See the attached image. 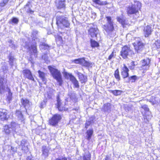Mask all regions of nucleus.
<instances>
[{
    "instance_id": "09e8293b",
    "label": "nucleus",
    "mask_w": 160,
    "mask_h": 160,
    "mask_svg": "<svg viewBox=\"0 0 160 160\" xmlns=\"http://www.w3.org/2000/svg\"><path fill=\"white\" fill-rule=\"evenodd\" d=\"M131 65L129 66V68L131 69H133L134 68V62L132 61L131 63Z\"/></svg>"
},
{
    "instance_id": "f704fd0d",
    "label": "nucleus",
    "mask_w": 160,
    "mask_h": 160,
    "mask_svg": "<svg viewBox=\"0 0 160 160\" xmlns=\"http://www.w3.org/2000/svg\"><path fill=\"white\" fill-rule=\"evenodd\" d=\"M58 8H64L65 6L64 1H59L57 5Z\"/></svg>"
},
{
    "instance_id": "a211bd4d",
    "label": "nucleus",
    "mask_w": 160,
    "mask_h": 160,
    "mask_svg": "<svg viewBox=\"0 0 160 160\" xmlns=\"http://www.w3.org/2000/svg\"><path fill=\"white\" fill-rule=\"evenodd\" d=\"M61 101L59 97L57 98V106L58 110L59 111H62L65 110V108L64 107L62 104V103L61 102Z\"/></svg>"
},
{
    "instance_id": "aec40b11",
    "label": "nucleus",
    "mask_w": 160,
    "mask_h": 160,
    "mask_svg": "<svg viewBox=\"0 0 160 160\" xmlns=\"http://www.w3.org/2000/svg\"><path fill=\"white\" fill-rule=\"evenodd\" d=\"M39 77L42 79L44 84H46V80L45 78V74L44 72L39 70L38 71Z\"/></svg>"
},
{
    "instance_id": "423d86ee",
    "label": "nucleus",
    "mask_w": 160,
    "mask_h": 160,
    "mask_svg": "<svg viewBox=\"0 0 160 160\" xmlns=\"http://www.w3.org/2000/svg\"><path fill=\"white\" fill-rule=\"evenodd\" d=\"M24 47L25 48L28 49V51H30L31 52H32L35 54V55L37 56V50L36 43L33 44H31L30 43L26 42L25 46Z\"/></svg>"
},
{
    "instance_id": "5701e85b",
    "label": "nucleus",
    "mask_w": 160,
    "mask_h": 160,
    "mask_svg": "<svg viewBox=\"0 0 160 160\" xmlns=\"http://www.w3.org/2000/svg\"><path fill=\"white\" fill-rule=\"evenodd\" d=\"M70 80L76 88H78L79 87L78 81L75 77L73 76H71Z\"/></svg>"
},
{
    "instance_id": "79ce46f5",
    "label": "nucleus",
    "mask_w": 160,
    "mask_h": 160,
    "mask_svg": "<svg viewBox=\"0 0 160 160\" xmlns=\"http://www.w3.org/2000/svg\"><path fill=\"white\" fill-rule=\"evenodd\" d=\"M63 74L64 77L66 78H69L70 79L71 77L73 76L71 74L66 72H64Z\"/></svg>"
},
{
    "instance_id": "9d476101",
    "label": "nucleus",
    "mask_w": 160,
    "mask_h": 160,
    "mask_svg": "<svg viewBox=\"0 0 160 160\" xmlns=\"http://www.w3.org/2000/svg\"><path fill=\"white\" fill-rule=\"evenodd\" d=\"M22 73L24 77L26 78L34 81V79L33 77L32 76L31 71L28 70H24L22 71Z\"/></svg>"
},
{
    "instance_id": "39448f33",
    "label": "nucleus",
    "mask_w": 160,
    "mask_h": 160,
    "mask_svg": "<svg viewBox=\"0 0 160 160\" xmlns=\"http://www.w3.org/2000/svg\"><path fill=\"white\" fill-rule=\"evenodd\" d=\"M106 18L107 19V22L106 24L104 26L105 29L107 32L112 31L114 28L113 20L110 17L107 16L106 17Z\"/></svg>"
},
{
    "instance_id": "0eeeda50",
    "label": "nucleus",
    "mask_w": 160,
    "mask_h": 160,
    "mask_svg": "<svg viewBox=\"0 0 160 160\" xmlns=\"http://www.w3.org/2000/svg\"><path fill=\"white\" fill-rule=\"evenodd\" d=\"M133 45L134 46L135 49L137 52H139L140 51H142L144 47V44L141 41L139 40H137L133 43Z\"/></svg>"
},
{
    "instance_id": "3c124183",
    "label": "nucleus",
    "mask_w": 160,
    "mask_h": 160,
    "mask_svg": "<svg viewBox=\"0 0 160 160\" xmlns=\"http://www.w3.org/2000/svg\"><path fill=\"white\" fill-rule=\"evenodd\" d=\"M91 124V122L90 121H87L86 122L85 124V127L86 128H87L88 127V126L90 125Z\"/></svg>"
},
{
    "instance_id": "ddd939ff",
    "label": "nucleus",
    "mask_w": 160,
    "mask_h": 160,
    "mask_svg": "<svg viewBox=\"0 0 160 160\" xmlns=\"http://www.w3.org/2000/svg\"><path fill=\"white\" fill-rule=\"evenodd\" d=\"M91 155L87 150H86L82 157L79 158L78 160H91Z\"/></svg>"
},
{
    "instance_id": "c9c22d12",
    "label": "nucleus",
    "mask_w": 160,
    "mask_h": 160,
    "mask_svg": "<svg viewBox=\"0 0 160 160\" xmlns=\"http://www.w3.org/2000/svg\"><path fill=\"white\" fill-rule=\"evenodd\" d=\"M91 46L92 47H97L98 46V43L96 41L91 39Z\"/></svg>"
},
{
    "instance_id": "6ab92c4d",
    "label": "nucleus",
    "mask_w": 160,
    "mask_h": 160,
    "mask_svg": "<svg viewBox=\"0 0 160 160\" xmlns=\"http://www.w3.org/2000/svg\"><path fill=\"white\" fill-rule=\"evenodd\" d=\"M42 155L45 158H46L48 156L49 149L45 146H42Z\"/></svg>"
},
{
    "instance_id": "dca6fc26",
    "label": "nucleus",
    "mask_w": 160,
    "mask_h": 160,
    "mask_svg": "<svg viewBox=\"0 0 160 160\" xmlns=\"http://www.w3.org/2000/svg\"><path fill=\"white\" fill-rule=\"evenodd\" d=\"M7 113L5 110L0 109V120L2 121L8 119Z\"/></svg>"
},
{
    "instance_id": "ea45409f",
    "label": "nucleus",
    "mask_w": 160,
    "mask_h": 160,
    "mask_svg": "<svg viewBox=\"0 0 160 160\" xmlns=\"http://www.w3.org/2000/svg\"><path fill=\"white\" fill-rule=\"evenodd\" d=\"M12 93L10 92H8V94L7 98V100L8 102V103H9L10 101L12 100Z\"/></svg>"
},
{
    "instance_id": "4be33fe9",
    "label": "nucleus",
    "mask_w": 160,
    "mask_h": 160,
    "mask_svg": "<svg viewBox=\"0 0 160 160\" xmlns=\"http://www.w3.org/2000/svg\"><path fill=\"white\" fill-rule=\"evenodd\" d=\"M15 114L19 120L21 122L23 121L24 119L21 111L19 110H17Z\"/></svg>"
},
{
    "instance_id": "393cba45",
    "label": "nucleus",
    "mask_w": 160,
    "mask_h": 160,
    "mask_svg": "<svg viewBox=\"0 0 160 160\" xmlns=\"http://www.w3.org/2000/svg\"><path fill=\"white\" fill-rule=\"evenodd\" d=\"M82 60V63L81 65L82 66L88 68L90 67H92L91 65H92V63L85 61L83 58V60Z\"/></svg>"
},
{
    "instance_id": "680f3d73",
    "label": "nucleus",
    "mask_w": 160,
    "mask_h": 160,
    "mask_svg": "<svg viewBox=\"0 0 160 160\" xmlns=\"http://www.w3.org/2000/svg\"><path fill=\"white\" fill-rule=\"evenodd\" d=\"M13 46H14V45H12V47H13Z\"/></svg>"
},
{
    "instance_id": "c85d7f7f",
    "label": "nucleus",
    "mask_w": 160,
    "mask_h": 160,
    "mask_svg": "<svg viewBox=\"0 0 160 160\" xmlns=\"http://www.w3.org/2000/svg\"><path fill=\"white\" fill-rule=\"evenodd\" d=\"M9 59V62L10 65L12 66L13 65L14 62L15 61V59L14 57L10 55L8 57Z\"/></svg>"
},
{
    "instance_id": "f3484780",
    "label": "nucleus",
    "mask_w": 160,
    "mask_h": 160,
    "mask_svg": "<svg viewBox=\"0 0 160 160\" xmlns=\"http://www.w3.org/2000/svg\"><path fill=\"white\" fill-rule=\"evenodd\" d=\"M22 150L23 151H26L28 149L27 141L26 140L23 139L22 140L20 145Z\"/></svg>"
},
{
    "instance_id": "f8f14e48",
    "label": "nucleus",
    "mask_w": 160,
    "mask_h": 160,
    "mask_svg": "<svg viewBox=\"0 0 160 160\" xmlns=\"http://www.w3.org/2000/svg\"><path fill=\"white\" fill-rule=\"evenodd\" d=\"M129 71V70L127 66L125 65H124V67L122 68L121 72V75L123 78H125L128 76Z\"/></svg>"
},
{
    "instance_id": "58836bf2",
    "label": "nucleus",
    "mask_w": 160,
    "mask_h": 160,
    "mask_svg": "<svg viewBox=\"0 0 160 160\" xmlns=\"http://www.w3.org/2000/svg\"><path fill=\"white\" fill-rule=\"evenodd\" d=\"M129 81L131 82H134L137 79V77L136 76H133L129 78Z\"/></svg>"
},
{
    "instance_id": "c03bdc74",
    "label": "nucleus",
    "mask_w": 160,
    "mask_h": 160,
    "mask_svg": "<svg viewBox=\"0 0 160 160\" xmlns=\"http://www.w3.org/2000/svg\"><path fill=\"white\" fill-rule=\"evenodd\" d=\"M83 58H79L77 59H75L74 60V62L75 63H80L81 64H82V60H83Z\"/></svg>"
},
{
    "instance_id": "9b49d317",
    "label": "nucleus",
    "mask_w": 160,
    "mask_h": 160,
    "mask_svg": "<svg viewBox=\"0 0 160 160\" xmlns=\"http://www.w3.org/2000/svg\"><path fill=\"white\" fill-rule=\"evenodd\" d=\"M76 74L78 75L80 81L81 83H85L87 81V78L83 74L78 72V71L75 72Z\"/></svg>"
},
{
    "instance_id": "72a5a7b5",
    "label": "nucleus",
    "mask_w": 160,
    "mask_h": 160,
    "mask_svg": "<svg viewBox=\"0 0 160 160\" xmlns=\"http://www.w3.org/2000/svg\"><path fill=\"white\" fill-rule=\"evenodd\" d=\"M9 0H2L0 2V10L2 8L5 6L8 3Z\"/></svg>"
},
{
    "instance_id": "864d4df0",
    "label": "nucleus",
    "mask_w": 160,
    "mask_h": 160,
    "mask_svg": "<svg viewBox=\"0 0 160 160\" xmlns=\"http://www.w3.org/2000/svg\"><path fill=\"white\" fill-rule=\"evenodd\" d=\"M113 56H114V53H113V52H112L111 53V54H110V55L109 56L108 58V59L109 60H110L113 58Z\"/></svg>"
},
{
    "instance_id": "f03ea898",
    "label": "nucleus",
    "mask_w": 160,
    "mask_h": 160,
    "mask_svg": "<svg viewBox=\"0 0 160 160\" xmlns=\"http://www.w3.org/2000/svg\"><path fill=\"white\" fill-rule=\"evenodd\" d=\"M141 7V4L139 2L134 1V3L131 6H129L127 9V14H136Z\"/></svg>"
},
{
    "instance_id": "2eb2a0df",
    "label": "nucleus",
    "mask_w": 160,
    "mask_h": 160,
    "mask_svg": "<svg viewBox=\"0 0 160 160\" xmlns=\"http://www.w3.org/2000/svg\"><path fill=\"white\" fill-rule=\"evenodd\" d=\"M150 60L149 58L144 59L142 62V68L143 69H148L149 67Z\"/></svg>"
},
{
    "instance_id": "4d7b16f0",
    "label": "nucleus",
    "mask_w": 160,
    "mask_h": 160,
    "mask_svg": "<svg viewBox=\"0 0 160 160\" xmlns=\"http://www.w3.org/2000/svg\"><path fill=\"white\" fill-rule=\"evenodd\" d=\"M27 160H32L31 156H29L27 158Z\"/></svg>"
},
{
    "instance_id": "7ed1b4c3",
    "label": "nucleus",
    "mask_w": 160,
    "mask_h": 160,
    "mask_svg": "<svg viewBox=\"0 0 160 160\" xmlns=\"http://www.w3.org/2000/svg\"><path fill=\"white\" fill-rule=\"evenodd\" d=\"M62 119L61 115L59 114H55L48 120V123L50 125L56 127Z\"/></svg>"
},
{
    "instance_id": "37998d69",
    "label": "nucleus",
    "mask_w": 160,
    "mask_h": 160,
    "mask_svg": "<svg viewBox=\"0 0 160 160\" xmlns=\"http://www.w3.org/2000/svg\"><path fill=\"white\" fill-rule=\"evenodd\" d=\"M93 2L99 5H103L104 4V2L101 1L100 0H93Z\"/></svg>"
},
{
    "instance_id": "a19ab883",
    "label": "nucleus",
    "mask_w": 160,
    "mask_h": 160,
    "mask_svg": "<svg viewBox=\"0 0 160 160\" xmlns=\"http://www.w3.org/2000/svg\"><path fill=\"white\" fill-rule=\"evenodd\" d=\"M5 91V87L3 85H0V93H3Z\"/></svg>"
},
{
    "instance_id": "c756f323",
    "label": "nucleus",
    "mask_w": 160,
    "mask_h": 160,
    "mask_svg": "<svg viewBox=\"0 0 160 160\" xmlns=\"http://www.w3.org/2000/svg\"><path fill=\"white\" fill-rule=\"evenodd\" d=\"M40 49H48L49 46L47 44L45 43H42L40 45Z\"/></svg>"
},
{
    "instance_id": "473e14b6",
    "label": "nucleus",
    "mask_w": 160,
    "mask_h": 160,
    "mask_svg": "<svg viewBox=\"0 0 160 160\" xmlns=\"http://www.w3.org/2000/svg\"><path fill=\"white\" fill-rule=\"evenodd\" d=\"M69 25L67 18H65L63 22L62 23V26H63L66 27H68Z\"/></svg>"
},
{
    "instance_id": "bb28decb",
    "label": "nucleus",
    "mask_w": 160,
    "mask_h": 160,
    "mask_svg": "<svg viewBox=\"0 0 160 160\" xmlns=\"http://www.w3.org/2000/svg\"><path fill=\"white\" fill-rule=\"evenodd\" d=\"M29 4L30 2H28L25 6L24 8L27 12L32 13L33 12V11L30 9V8L29 7Z\"/></svg>"
},
{
    "instance_id": "8fccbe9b",
    "label": "nucleus",
    "mask_w": 160,
    "mask_h": 160,
    "mask_svg": "<svg viewBox=\"0 0 160 160\" xmlns=\"http://www.w3.org/2000/svg\"><path fill=\"white\" fill-rule=\"evenodd\" d=\"M12 22L15 23H17L18 22V18H14L12 19Z\"/></svg>"
},
{
    "instance_id": "13d9d810",
    "label": "nucleus",
    "mask_w": 160,
    "mask_h": 160,
    "mask_svg": "<svg viewBox=\"0 0 160 160\" xmlns=\"http://www.w3.org/2000/svg\"><path fill=\"white\" fill-rule=\"evenodd\" d=\"M109 158L108 156H106L105 158V160H109Z\"/></svg>"
},
{
    "instance_id": "b1692460",
    "label": "nucleus",
    "mask_w": 160,
    "mask_h": 160,
    "mask_svg": "<svg viewBox=\"0 0 160 160\" xmlns=\"http://www.w3.org/2000/svg\"><path fill=\"white\" fill-rule=\"evenodd\" d=\"M93 131L92 129L88 130L86 132V138L87 140H89L93 133Z\"/></svg>"
},
{
    "instance_id": "cd10ccee",
    "label": "nucleus",
    "mask_w": 160,
    "mask_h": 160,
    "mask_svg": "<svg viewBox=\"0 0 160 160\" xmlns=\"http://www.w3.org/2000/svg\"><path fill=\"white\" fill-rule=\"evenodd\" d=\"M117 21L123 26L125 23V19L122 16L121 17H117Z\"/></svg>"
},
{
    "instance_id": "052dcab7",
    "label": "nucleus",
    "mask_w": 160,
    "mask_h": 160,
    "mask_svg": "<svg viewBox=\"0 0 160 160\" xmlns=\"http://www.w3.org/2000/svg\"><path fill=\"white\" fill-rule=\"evenodd\" d=\"M9 91H10V90H8V92H9Z\"/></svg>"
},
{
    "instance_id": "4468645a",
    "label": "nucleus",
    "mask_w": 160,
    "mask_h": 160,
    "mask_svg": "<svg viewBox=\"0 0 160 160\" xmlns=\"http://www.w3.org/2000/svg\"><path fill=\"white\" fill-rule=\"evenodd\" d=\"M151 27L149 25H148L144 27V32L145 36L146 37H148L151 35L152 31Z\"/></svg>"
},
{
    "instance_id": "603ef678",
    "label": "nucleus",
    "mask_w": 160,
    "mask_h": 160,
    "mask_svg": "<svg viewBox=\"0 0 160 160\" xmlns=\"http://www.w3.org/2000/svg\"><path fill=\"white\" fill-rule=\"evenodd\" d=\"M4 79L3 78H1L0 79V85H3Z\"/></svg>"
},
{
    "instance_id": "7c9ffc66",
    "label": "nucleus",
    "mask_w": 160,
    "mask_h": 160,
    "mask_svg": "<svg viewBox=\"0 0 160 160\" xmlns=\"http://www.w3.org/2000/svg\"><path fill=\"white\" fill-rule=\"evenodd\" d=\"M21 103L25 108L29 105V101L27 99H22L21 100Z\"/></svg>"
},
{
    "instance_id": "de8ad7c7",
    "label": "nucleus",
    "mask_w": 160,
    "mask_h": 160,
    "mask_svg": "<svg viewBox=\"0 0 160 160\" xmlns=\"http://www.w3.org/2000/svg\"><path fill=\"white\" fill-rule=\"evenodd\" d=\"M155 44L158 48H160V40H157L155 42Z\"/></svg>"
},
{
    "instance_id": "2f4dec72",
    "label": "nucleus",
    "mask_w": 160,
    "mask_h": 160,
    "mask_svg": "<svg viewBox=\"0 0 160 160\" xmlns=\"http://www.w3.org/2000/svg\"><path fill=\"white\" fill-rule=\"evenodd\" d=\"M114 75L115 78L118 81L120 80V77L118 69H117L115 72Z\"/></svg>"
},
{
    "instance_id": "5fc2aeb1",
    "label": "nucleus",
    "mask_w": 160,
    "mask_h": 160,
    "mask_svg": "<svg viewBox=\"0 0 160 160\" xmlns=\"http://www.w3.org/2000/svg\"><path fill=\"white\" fill-rule=\"evenodd\" d=\"M55 160H67L65 158H56Z\"/></svg>"
},
{
    "instance_id": "e433bc0d",
    "label": "nucleus",
    "mask_w": 160,
    "mask_h": 160,
    "mask_svg": "<svg viewBox=\"0 0 160 160\" xmlns=\"http://www.w3.org/2000/svg\"><path fill=\"white\" fill-rule=\"evenodd\" d=\"M111 109L110 103L106 104L104 105V109L105 111L108 112Z\"/></svg>"
},
{
    "instance_id": "bf43d9fd",
    "label": "nucleus",
    "mask_w": 160,
    "mask_h": 160,
    "mask_svg": "<svg viewBox=\"0 0 160 160\" xmlns=\"http://www.w3.org/2000/svg\"><path fill=\"white\" fill-rule=\"evenodd\" d=\"M74 110H76L77 111V110H78V108L75 109Z\"/></svg>"
},
{
    "instance_id": "6e6d98bb",
    "label": "nucleus",
    "mask_w": 160,
    "mask_h": 160,
    "mask_svg": "<svg viewBox=\"0 0 160 160\" xmlns=\"http://www.w3.org/2000/svg\"><path fill=\"white\" fill-rule=\"evenodd\" d=\"M53 95V94L52 93H48V96L49 98H51L52 97Z\"/></svg>"
},
{
    "instance_id": "6e6552de",
    "label": "nucleus",
    "mask_w": 160,
    "mask_h": 160,
    "mask_svg": "<svg viewBox=\"0 0 160 160\" xmlns=\"http://www.w3.org/2000/svg\"><path fill=\"white\" fill-rule=\"evenodd\" d=\"M89 34L90 35L91 37L94 38L97 37V35L98 33V29L93 26L92 27L91 26L90 28L88 30Z\"/></svg>"
},
{
    "instance_id": "a18cd8bd",
    "label": "nucleus",
    "mask_w": 160,
    "mask_h": 160,
    "mask_svg": "<svg viewBox=\"0 0 160 160\" xmlns=\"http://www.w3.org/2000/svg\"><path fill=\"white\" fill-rule=\"evenodd\" d=\"M142 108L145 110L146 112H149V109L148 106L146 105H144L142 106Z\"/></svg>"
},
{
    "instance_id": "20e7f679",
    "label": "nucleus",
    "mask_w": 160,
    "mask_h": 160,
    "mask_svg": "<svg viewBox=\"0 0 160 160\" xmlns=\"http://www.w3.org/2000/svg\"><path fill=\"white\" fill-rule=\"evenodd\" d=\"M132 53V51L130 47L125 46L123 47L121 51V55L124 59L127 58L128 56L131 54Z\"/></svg>"
},
{
    "instance_id": "4c0bfd02",
    "label": "nucleus",
    "mask_w": 160,
    "mask_h": 160,
    "mask_svg": "<svg viewBox=\"0 0 160 160\" xmlns=\"http://www.w3.org/2000/svg\"><path fill=\"white\" fill-rule=\"evenodd\" d=\"M122 92V91L119 90H111V92L115 96L120 95Z\"/></svg>"
},
{
    "instance_id": "a878e982",
    "label": "nucleus",
    "mask_w": 160,
    "mask_h": 160,
    "mask_svg": "<svg viewBox=\"0 0 160 160\" xmlns=\"http://www.w3.org/2000/svg\"><path fill=\"white\" fill-rule=\"evenodd\" d=\"M4 129L5 133L7 134H9L12 131L11 127L8 125H6L4 127Z\"/></svg>"
},
{
    "instance_id": "1a4fd4ad",
    "label": "nucleus",
    "mask_w": 160,
    "mask_h": 160,
    "mask_svg": "<svg viewBox=\"0 0 160 160\" xmlns=\"http://www.w3.org/2000/svg\"><path fill=\"white\" fill-rule=\"evenodd\" d=\"M12 130L16 133L18 132L20 129V126L17 122H12L10 125Z\"/></svg>"
},
{
    "instance_id": "f257e3e1",
    "label": "nucleus",
    "mask_w": 160,
    "mask_h": 160,
    "mask_svg": "<svg viewBox=\"0 0 160 160\" xmlns=\"http://www.w3.org/2000/svg\"><path fill=\"white\" fill-rule=\"evenodd\" d=\"M48 68L52 77L57 81L59 85L61 86L62 83V80L60 72L50 66H48Z\"/></svg>"
},
{
    "instance_id": "412c9836",
    "label": "nucleus",
    "mask_w": 160,
    "mask_h": 160,
    "mask_svg": "<svg viewBox=\"0 0 160 160\" xmlns=\"http://www.w3.org/2000/svg\"><path fill=\"white\" fill-rule=\"evenodd\" d=\"M65 17L62 16H58L57 18V24L58 26H62V23L65 18Z\"/></svg>"
},
{
    "instance_id": "49530a36",
    "label": "nucleus",
    "mask_w": 160,
    "mask_h": 160,
    "mask_svg": "<svg viewBox=\"0 0 160 160\" xmlns=\"http://www.w3.org/2000/svg\"><path fill=\"white\" fill-rule=\"evenodd\" d=\"M38 33V32L36 30H34L33 31V32H32V35L33 36V38L34 39V40H35V39H36V40H37V38H34L35 37V36H36V35H37ZM37 41V40L36 41Z\"/></svg>"
}]
</instances>
